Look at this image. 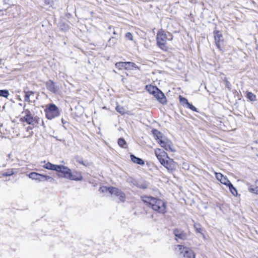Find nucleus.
I'll use <instances>...</instances> for the list:
<instances>
[{
  "label": "nucleus",
  "instance_id": "4c0bfd02",
  "mask_svg": "<svg viewBox=\"0 0 258 258\" xmlns=\"http://www.w3.org/2000/svg\"><path fill=\"white\" fill-rule=\"evenodd\" d=\"M215 174L217 179L220 181L224 177V175L221 173H216Z\"/></svg>",
  "mask_w": 258,
  "mask_h": 258
},
{
  "label": "nucleus",
  "instance_id": "cd10ccee",
  "mask_svg": "<svg viewBox=\"0 0 258 258\" xmlns=\"http://www.w3.org/2000/svg\"><path fill=\"white\" fill-rule=\"evenodd\" d=\"M9 95V92L8 90H0V96L3 97L5 98H8Z\"/></svg>",
  "mask_w": 258,
  "mask_h": 258
},
{
  "label": "nucleus",
  "instance_id": "09e8293b",
  "mask_svg": "<svg viewBox=\"0 0 258 258\" xmlns=\"http://www.w3.org/2000/svg\"><path fill=\"white\" fill-rule=\"evenodd\" d=\"M43 124H44V122H43V121H42V125H43Z\"/></svg>",
  "mask_w": 258,
  "mask_h": 258
},
{
  "label": "nucleus",
  "instance_id": "a18cd8bd",
  "mask_svg": "<svg viewBox=\"0 0 258 258\" xmlns=\"http://www.w3.org/2000/svg\"><path fill=\"white\" fill-rule=\"evenodd\" d=\"M230 85V82L228 81H226V87L227 88H228V89H230V87H229Z\"/></svg>",
  "mask_w": 258,
  "mask_h": 258
},
{
  "label": "nucleus",
  "instance_id": "49530a36",
  "mask_svg": "<svg viewBox=\"0 0 258 258\" xmlns=\"http://www.w3.org/2000/svg\"><path fill=\"white\" fill-rule=\"evenodd\" d=\"M32 130V128L31 126H28L27 128V131L29 132L30 131H31Z\"/></svg>",
  "mask_w": 258,
  "mask_h": 258
},
{
  "label": "nucleus",
  "instance_id": "ddd939ff",
  "mask_svg": "<svg viewBox=\"0 0 258 258\" xmlns=\"http://www.w3.org/2000/svg\"><path fill=\"white\" fill-rule=\"evenodd\" d=\"M46 87L47 90L55 94L59 90V88L55 85V83L51 80L46 82Z\"/></svg>",
  "mask_w": 258,
  "mask_h": 258
},
{
  "label": "nucleus",
  "instance_id": "6ab92c4d",
  "mask_svg": "<svg viewBox=\"0 0 258 258\" xmlns=\"http://www.w3.org/2000/svg\"><path fill=\"white\" fill-rule=\"evenodd\" d=\"M117 40H118V38L115 37H114V36L111 37L107 42V46H108L109 47L114 46L115 44L117 43Z\"/></svg>",
  "mask_w": 258,
  "mask_h": 258
},
{
  "label": "nucleus",
  "instance_id": "7ed1b4c3",
  "mask_svg": "<svg viewBox=\"0 0 258 258\" xmlns=\"http://www.w3.org/2000/svg\"><path fill=\"white\" fill-rule=\"evenodd\" d=\"M58 176L76 181H81L83 179V177L81 174L78 173L73 174L71 172V169L65 166L62 169L61 173L58 174Z\"/></svg>",
  "mask_w": 258,
  "mask_h": 258
},
{
  "label": "nucleus",
  "instance_id": "39448f33",
  "mask_svg": "<svg viewBox=\"0 0 258 258\" xmlns=\"http://www.w3.org/2000/svg\"><path fill=\"white\" fill-rule=\"evenodd\" d=\"M178 251L182 254L183 258H195V254L194 251L188 247L181 245H177Z\"/></svg>",
  "mask_w": 258,
  "mask_h": 258
},
{
  "label": "nucleus",
  "instance_id": "20e7f679",
  "mask_svg": "<svg viewBox=\"0 0 258 258\" xmlns=\"http://www.w3.org/2000/svg\"><path fill=\"white\" fill-rule=\"evenodd\" d=\"M44 111L46 118L50 120L58 116L60 114L58 107L53 103L48 104L44 109Z\"/></svg>",
  "mask_w": 258,
  "mask_h": 258
},
{
  "label": "nucleus",
  "instance_id": "2eb2a0df",
  "mask_svg": "<svg viewBox=\"0 0 258 258\" xmlns=\"http://www.w3.org/2000/svg\"><path fill=\"white\" fill-rule=\"evenodd\" d=\"M155 153L157 159L160 163L162 162V160H165L164 157L168 158L167 153L161 149H156L155 151Z\"/></svg>",
  "mask_w": 258,
  "mask_h": 258
},
{
  "label": "nucleus",
  "instance_id": "2f4dec72",
  "mask_svg": "<svg viewBox=\"0 0 258 258\" xmlns=\"http://www.w3.org/2000/svg\"><path fill=\"white\" fill-rule=\"evenodd\" d=\"M116 110L122 115L124 114L125 113V109L124 108V107L119 105H118L116 107Z\"/></svg>",
  "mask_w": 258,
  "mask_h": 258
},
{
  "label": "nucleus",
  "instance_id": "c03bdc74",
  "mask_svg": "<svg viewBox=\"0 0 258 258\" xmlns=\"http://www.w3.org/2000/svg\"><path fill=\"white\" fill-rule=\"evenodd\" d=\"M61 122L63 124V127L65 129H67V127L65 126L64 124L67 123V121L64 120V119L61 118Z\"/></svg>",
  "mask_w": 258,
  "mask_h": 258
},
{
  "label": "nucleus",
  "instance_id": "c9c22d12",
  "mask_svg": "<svg viewBox=\"0 0 258 258\" xmlns=\"http://www.w3.org/2000/svg\"><path fill=\"white\" fill-rule=\"evenodd\" d=\"M125 37L126 39L130 40H133V34L130 32H127L125 34Z\"/></svg>",
  "mask_w": 258,
  "mask_h": 258
},
{
  "label": "nucleus",
  "instance_id": "bb28decb",
  "mask_svg": "<svg viewBox=\"0 0 258 258\" xmlns=\"http://www.w3.org/2000/svg\"><path fill=\"white\" fill-rule=\"evenodd\" d=\"M115 67L116 68L121 70L122 68L126 70V67L125 65V62H118L115 63Z\"/></svg>",
  "mask_w": 258,
  "mask_h": 258
},
{
  "label": "nucleus",
  "instance_id": "58836bf2",
  "mask_svg": "<svg viewBox=\"0 0 258 258\" xmlns=\"http://www.w3.org/2000/svg\"><path fill=\"white\" fill-rule=\"evenodd\" d=\"M45 180L49 181L50 182H53L54 181V179L51 176L45 175L44 181Z\"/></svg>",
  "mask_w": 258,
  "mask_h": 258
},
{
  "label": "nucleus",
  "instance_id": "f8f14e48",
  "mask_svg": "<svg viewBox=\"0 0 258 258\" xmlns=\"http://www.w3.org/2000/svg\"><path fill=\"white\" fill-rule=\"evenodd\" d=\"M173 233L177 239L181 240H186L187 239L188 235L181 229H175L173 230Z\"/></svg>",
  "mask_w": 258,
  "mask_h": 258
},
{
  "label": "nucleus",
  "instance_id": "423d86ee",
  "mask_svg": "<svg viewBox=\"0 0 258 258\" xmlns=\"http://www.w3.org/2000/svg\"><path fill=\"white\" fill-rule=\"evenodd\" d=\"M215 42L217 48L221 51H223L224 46V39L222 34L219 31H214Z\"/></svg>",
  "mask_w": 258,
  "mask_h": 258
},
{
  "label": "nucleus",
  "instance_id": "79ce46f5",
  "mask_svg": "<svg viewBox=\"0 0 258 258\" xmlns=\"http://www.w3.org/2000/svg\"><path fill=\"white\" fill-rule=\"evenodd\" d=\"M44 177H45V175L40 174V176L39 177V178L40 179H39L38 182H41V181H44Z\"/></svg>",
  "mask_w": 258,
  "mask_h": 258
},
{
  "label": "nucleus",
  "instance_id": "4be33fe9",
  "mask_svg": "<svg viewBox=\"0 0 258 258\" xmlns=\"http://www.w3.org/2000/svg\"><path fill=\"white\" fill-rule=\"evenodd\" d=\"M76 161L79 163L83 165L85 167H88L92 165V163L87 161H84L83 158L78 157L77 158Z\"/></svg>",
  "mask_w": 258,
  "mask_h": 258
},
{
  "label": "nucleus",
  "instance_id": "e433bc0d",
  "mask_svg": "<svg viewBox=\"0 0 258 258\" xmlns=\"http://www.w3.org/2000/svg\"><path fill=\"white\" fill-rule=\"evenodd\" d=\"M187 107L189 108L192 111H196V112L198 111L197 108L195 106H194L192 104H190L189 102L188 104V105H187Z\"/></svg>",
  "mask_w": 258,
  "mask_h": 258
},
{
  "label": "nucleus",
  "instance_id": "5701e85b",
  "mask_svg": "<svg viewBox=\"0 0 258 258\" xmlns=\"http://www.w3.org/2000/svg\"><path fill=\"white\" fill-rule=\"evenodd\" d=\"M117 143L119 146L121 148H126L127 147L126 142L123 138H119L117 141Z\"/></svg>",
  "mask_w": 258,
  "mask_h": 258
},
{
  "label": "nucleus",
  "instance_id": "412c9836",
  "mask_svg": "<svg viewBox=\"0 0 258 258\" xmlns=\"http://www.w3.org/2000/svg\"><path fill=\"white\" fill-rule=\"evenodd\" d=\"M152 132L154 137L156 138V139H158L159 140H162V134L160 132L156 129H153Z\"/></svg>",
  "mask_w": 258,
  "mask_h": 258
},
{
  "label": "nucleus",
  "instance_id": "9d476101",
  "mask_svg": "<svg viewBox=\"0 0 258 258\" xmlns=\"http://www.w3.org/2000/svg\"><path fill=\"white\" fill-rule=\"evenodd\" d=\"M158 142L160 146L166 151L174 152L175 150L173 149V146L171 142L168 139H164L162 140H159Z\"/></svg>",
  "mask_w": 258,
  "mask_h": 258
},
{
  "label": "nucleus",
  "instance_id": "6e6552de",
  "mask_svg": "<svg viewBox=\"0 0 258 258\" xmlns=\"http://www.w3.org/2000/svg\"><path fill=\"white\" fill-rule=\"evenodd\" d=\"M22 121L26 122L28 124L35 125L36 124L39 123L40 118L37 116H33L32 114L29 116H24L21 118Z\"/></svg>",
  "mask_w": 258,
  "mask_h": 258
},
{
  "label": "nucleus",
  "instance_id": "a19ab883",
  "mask_svg": "<svg viewBox=\"0 0 258 258\" xmlns=\"http://www.w3.org/2000/svg\"><path fill=\"white\" fill-rule=\"evenodd\" d=\"M24 110H25L24 112H25V116H29V115H32L29 109H24Z\"/></svg>",
  "mask_w": 258,
  "mask_h": 258
},
{
  "label": "nucleus",
  "instance_id": "de8ad7c7",
  "mask_svg": "<svg viewBox=\"0 0 258 258\" xmlns=\"http://www.w3.org/2000/svg\"><path fill=\"white\" fill-rule=\"evenodd\" d=\"M30 98L31 99V100H34V99H35V98H34V96H32V97H30Z\"/></svg>",
  "mask_w": 258,
  "mask_h": 258
},
{
  "label": "nucleus",
  "instance_id": "a211bd4d",
  "mask_svg": "<svg viewBox=\"0 0 258 258\" xmlns=\"http://www.w3.org/2000/svg\"><path fill=\"white\" fill-rule=\"evenodd\" d=\"M146 88V89L147 90V91L150 93L152 94L153 95L155 94H156V92L157 91H158V90H159V88L157 87L154 86H153L151 85H147Z\"/></svg>",
  "mask_w": 258,
  "mask_h": 258
},
{
  "label": "nucleus",
  "instance_id": "f03ea898",
  "mask_svg": "<svg viewBox=\"0 0 258 258\" xmlns=\"http://www.w3.org/2000/svg\"><path fill=\"white\" fill-rule=\"evenodd\" d=\"M157 43L158 46L164 50L167 49V40H171L172 39V35L169 32L166 33L161 30L157 34Z\"/></svg>",
  "mask_w": 258,
  "mask_h": 258
},
{
  "label": "nucleus",
  "instance_id": "aec40b11",
  "mask_svg": "<svg viewBox=\"0 0 258 258\" xmlns=\"http://www.w3.org/2000/svg\"><path fill=\"white\" fill-rule=\"evenodd\" d=\"M28 177L32 180H35L37 181H39L40 173L35 172H32L28 175Z\"/></svg>",
  "mask_w": 258,
  "mask_h": 258
},
{
  "label": "nucleus",
  "instance_id": "4468645a",
  "mask_svg": "<svg viewBox=\"0 0 258 258\" xmlns=\"http://www.w3.org/2000/svg\"><path fill=\"white\" fill-rule=\"evenodd\" d=\"M154 96L160 103L163 104H165L167 103L165 95L159 89L158 91H157Z\"/></svg>",
  "mask_w": 258,
  "mask_h": 258
},
{
  "label": "nucleus",
  "instance_id": "ea45409f",
  "mask_svg": "<svg viewBox=\"0 0 258 258\" xmlns=\"http://www.w3.org/2000/svg\"><path fill=\"white\" fill-rule=\"evenodd\" d=\"M138 186L139 187H140L141 188H143V189H145V188H147V185L145 183L141 184H138Z\"/></svg>",
  "mask_w": 258,
  "mask_h": 258
},
{
  "label": "nucleus",
  "instance_id": "c756f323",
  "mask_svg": "<svg viewBox=\"0 0 258 258\" xmlns=\"http://www.w3.org/2000/svg\"><path fill=\"white\" fill-rule=\"evenodd\" d=\"M14 174V171L13 169H8L6 172L3 173L4 176H10Z\"/></svg>",
  "mask_w": 258,
  "mask_h": 258
},
{
  "label": "nucleus",
  "instance_id": "0eeeda50",
  "mask_svg": "<svg viewBox=\"0 0 258 258\" xmlns=\"http://www.w3.org/2000/svg\"><path fill=\"white\" fill-rule=\"evenodd\" d=\"M64 166L62 165H55L50 162H47L43 166V167L48 170L56 171L57 173V175L58 176V174L61 173Z\"/></svg>",
  "mask_w": 258,
  "mask_h": 258
},
{
  "label": "nucleus",
  "instance_id": "7c9ffc66",
  "mask_svg": "<svg viewBox=\"0 0 258 258\" xmlns=\"http://www.w3.org/2000/svg\"><path fill=\"white\" fill-rule=\"evenodd\" d=\"M220 182H221L222 184H224V185H226V186H228V185H230V184H231V182H230V181L228 180V179L227 178V177H226V176H224V177L222 178V180L220 181Z\"/></svg>",
  "mask_w": 258,
  "mask_h": 258
},
{
  "label": "nucleus",
  "instance_id": "dca6fc26",
  "mask_svg": "<svg viewBox=\"0 0 258 258\" xmlns=\"http://www.w3.org/2000/svg\"><path fill=\"white\" fill-rule=\"evenodd\" d=\"M24 93H25L24 96V101L27 102L29 103H34L35 102V100H31L30 97L34 96L35 95V92L32 91H24Z\"/></svg>",
  "mask_w": 258,
  "mask_h": 258
},
{
  "label": "nucleus",
  "instance_id": "f704fd0d",
  "mask_svg": "<svg viewBox=\"0 0 258 258\" xmlns=\"http://www.w3.org/2000/svg\"><path fill=\"white\" fill-rule=\"evenodd\" d=\"M110 187H107L105 186H101L100 187L99 191L101 192H103V193L106 192L107 191H108L109 192H110Z\"/></svg>",
  "mask_w": 258,
  "mask_h": 258
},
{
  "label": "nucleus",
  "instance_id": "f3484780",
  "mask_svg": "<svg viewBox=\"0 0 258 258\" xmlns=\"http://www.w3.org/2000/svg\"><path fill=\"white\" fill-rule=\"evenodd\" d=\"M130 157L132 161L134 163L140 165H144L145 164V162L142 159L136 157L134 154H131Z\"/></svg>",
  "mask_w": 258,
  "mask_h": 258
},
{
  "label": "nucleus",
  "instance_id": "473e14b6",
  "mask_svg": "<svg viewBox=\"0 0 258 258\" xmlns=\"http://www.w3.org/2000/svg\"><path fill=\"white\" fill-rule=\"evenodd\" d=\"M179 101L184 106V105H187L189 103L188 100L184 97L179 96Z\"/></svg>",
  "mask_w": 258,
  "mask_h": 258
},
{
  "label": "nucleus",
  "instance_id": "37998d69",
  "mask_svg": "<svg viewBox=\"0 0 258 258\" xmlns=\"http://www.w3.org/2000/svg\"><path fill=\"white\" fill-rule=\"evenodd\" d=\"M112 28H113V32H112V33H113V35H116V34H117V33H116V31H115V29H114V27L112 28V27H111V26H109V27H108V29H109V30H111Z\"/></svg>",
  "mask_w": 258,
  "mask_h": 258
},
{
  "label": "nucleus",
  "instance_id": "a878e982",
  "mask_svg": "<svg viewBox=\"0 0 258 258\" xmlns=\"http://www.w3.org/2000/svg\"><path fill=\"white\" fill-rule=\"evenodd\" d=\"M250 192L258 195V186L256 185H250L248 187Z\"/></svg>",
  "mask_w": 258,
  "mask_h": 258
},
{
  "label": "nucleus",
  "instance_id": "393cba45",
  "mask_svg": "<svg viewBox=\"0 0 258 258\" xmlns=\"http://www.w3.org/2000/svg\"><path fill=\"white\" fill-rule=\"evenodd\" d=\"M228 187H229L230 191L234 196H236L237 195L238 193L237 189L235 187H234L232 183L230 184V185H228Z\"/></svg>",
  "mask_w": 258,
  "mask_h": 258
},
{
  "label": "nucleus",
  "instance_id": "72a5a7b5",
  "mask_svg": "<svg viewBox=\"0 0 258 258\" xmlns=\"http://www.w3.org/2000/svg\"><path fill=\"white\" fill-rule=\"evenodd\" d=\"M194 228L197 233H202V226L199 223H195L194 225Z\"/></svg>",
  "mask_w": 258,
  "mask_h": 258
},
{
  "label": "nucleus",
  "instance_id": "1a4fd4ad",
  "mask_svg": "<svg viewBox=\"0 0 258 258\" xmlns=\"http://www.w3.org/2000/svg\"><path fill=\"white\" fill-rule=\"evenodd\" d=\"M167 160H162L161 165L164 166L168 170H174L176 167V163L173 159L167 158Z\"/></svg>",
  "mask_w": 258,
  "mask_h": 258
},
{
  "label": "nucleus",
  "instance_id": "9b49d317",
  "mask_svg": "<svg viewBox=\"0 0 258 258\" xmlns=\"http://www.w3.org/2000/svg\"><path fill=\"white\" fill-rule=\"evenodd\" d=\"M111 195H114L119 198V200L121 202H124L125 199L124 194L120 189L116 187L110 186V192Z\"/></svg>",
  "mask_w": 258,
  "mask_h": 258
},
{
  "label": "nucleus",
  "instance_id": "c85d7f7f",
  "mask_svg": "<svg viewBox=\"0 0 258 258\" xmlns=\"http://www.w3.org/2000/svg\"><path fill=\"white\" fill-rule=\"evenodd\" d=\"M247 97L251 101H254L256 100V96L251 92H248L247 93Z\"/></svg>",
  "mask_w": 258,
  "mask_h": 258
},
{
  "label": "nucleus",
  "instance_id": "b1692460",
  "mask_svg": "<svg viewBox=\"0 0 258 258\" xmlns=\"http://www.w3.org/2000/svg\"><path fill=\"white\" fill-rule=\"evenodd\" d=\"M125 65L126 67V70L133 69V68L138 69L136 64L132 62H125Z\"/></svg>",
  "mask_w": 258,
  "mask_h": 258
},
{
  "label": "nucleus",
  "instance_id": "f257e3e1",
  "mask_svg": "<svg viewBox=\"0 0 258 258\" xmlns=\"http://www.w3.org/2000/svg\"><path fill=\"white\" fill-rule=\"evenodd\" d=\"M142 201L155 211L159 213L164 214L166 213V203L163 201L156 198L145 196L142 197Z\"/></svg>",
  "mask_w": 258,
  "mask_h": 258
}]
</instances>
